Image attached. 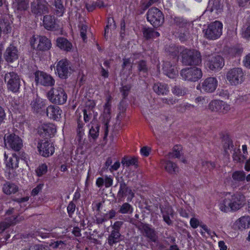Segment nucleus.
Instances as JSON below:
<instances>
[{
  "instance_id": "1",
  "label": "nucleus",
  "mask_w": 250,
  "mask_h": 250,
  "mask_svg": "<svg viewBox=\"0 0 250 250\" xmlns=\"http://www.w3.org/2000/svg\"><path fill=\"white\" fill-rule=\"evenodd\" d=\"M245 202V196L240 192L228 193L219 204V208L224 212L235 211L241 208Z\"/></svg>"
},
{
  "instance_id": "2",
  "label": "nucleus",
  "mask_w": 250,
  "mask_h": 250,
  "mask_svg": "<svg viewBox=\"0 0 250 250\" xmlns=\"http://www.w3.org/2000/svg\"><path fill=\"white\" fill-rule=\"evenodd\" d=\"M223 25L222 22L215 21L208 24L207 28L203 30L204 37L209 40L219 39L222 34Z\"/></svg>"
},
{
  "instance_id": "3",
  "label": "nucleus",
  "mask_w": 250,
  "mask_h": 250,
  "mask_svg": "<svg viewBox=\"0 0 250 250\" xmlns=\"http://www.w3.org/2000/svg\"><path fill=\"white\" fill-rule=\"evenodd\" d=\"M182 60L185 65H199L202 62L201 55L195 49H186L182 52Z\"/></svg>"
},
{
  "instance_id": "4",
  "label": "nucleus",
  "mask_w": 250,
  "mask_h": 250,
  "mask_svg": "<svg viewBox=\"0 0 250 250\" xmlns=\"http://www.w3.org/2000/svg\"><path fill=\"white\" fill-rule=\"evenodd\" d=\"M49 101L52 103L63 104L67 101V96L64 89L60 86L51 88L46 94Z\"/></svg>"
},
{
  "instance_id": "5",
  "label": "nucleus",
  "mask_w": 250,
  "mask_h": 250,
  "mask_svg": "<svg viewBox=\"0 0 250 250\" xmlns=\"http://www.w3.org/2000/svg\"><path fill=\"white\" fill-rule=\"evenodd\" d=\"M182 80L191 82L198 81L203 76L202 71L197 67H186L183 68L180 72Z\"/></svg>"
},
{
  "instance_id": "6",
  "label": "nucleus",
  "mask_w": 250,
  "mask_h": 250,
  "mask_svg": "<svg viewBox=\"0 0 250 250\" xmlns=\"http://www.w3.org/2000/svg\"><path fill=\"white\" fill-rule=\"evenodd\" d=\"M146 19L154 27H158L163 24L164 16L158 8L152 7L149 9L147 12Z\"/></svg>"
},
{
  "instance_id": "7",
  "label": "nucleus",
  "mask_w": 250,
  "mask_h": 250,
  "mask_svg": "<svg viewBox=\"0 0 250 250\" xmlns=\"http://www.w3.org/2000/svg\"><path fill=\"white\" fill-rule=\"evenodd\" d=\"M135 194L132 189L127 186L124 181H121L117 195L118 202H124L125 198L127 202H131Z\"/></svg>"
},
{
  "instance_id": "8",
  "label": "nucleus",
  "mask_w": 250,
  "mask_h": 250,
  "mask_svg": "<svg viewBox=\"0 0 250 250\" xmlns=\"http://www.w3.org/2000/svg\"><path fill=\"white\" fill-rule=\"evenodd\" d=\"M226 79L232 85H237L241 83L244 79L242 69L239 67L230 69L226 74Z\"/></svg>"
},
{
  "instance_id": "9",
  "label": "nucleus",
  "mask_w": 250,
  "mask_h": 250,
  "mask_svg": "<svg viewBox=\"0 0 250 250\" xmlns=\"http://www.w3.org/2000/svg\"><path fill=\"white\" fill-rule=\"evenodd\" d=\"M5 82L7 84L8 89L13 92H17L21 85V80L19 76L14 72L5 74Z\"/></svg>"
},
{
  "instance_id": "10",
  "label": "nucleus",
  "mask_w": 250,
  "mask_h": 250,
  "mask_svg": "<svg viewBox=\"0 0 250 250\" xmlns=\"http://www.w3.org/2000/svg\"><path fill=\"white\" fill-rule=\"evenodd\" d=\"M30 43L33 48L42 51L47 50L51 47V42L44 36H39L37 39L32 38Z\"/></svg>"
},
{
  "instance_id": "11",
  "label": "nucleus",
  "mask_w": 250,
  "mask_h": 250,
  "mask_svg": "<svg viewBox=\"0 0 250 250\" xmlns=\"http://www.w3.org/2000/svg\"><path fill=\"white\" fill-rule=\"evenodd\" d=\"M5 145L15 151H19L22 146L21 139L17 135L11 134L4 136Z\"/></svg>"
},
{
  "instance_id": "12",
  "label": "nucleus",
  "mask_w": 250,
  "mask_h": 250,
  "mask_svg": "<svg viewBox=\"0 0 250 250\" xmlns=\"http://www.w3.org/2000/svg\"><path fill=\"white\" fill-rule=\"evenodd\" d=\"M35 82L37 84L50 86L53 85L55 80L51 76L43 71H38L35 73Z\"/></svg>"
},
{
  "instance_id": "13",
  "label": "nucleus",
  "mask_w": 250,
  "mask_h": 250,
  "mask_svg": "<svg viewBox=\"0 0 250 250\" xmlns=\"http://www.w3.org/2000/svg\"><path fill=\"white\" fill-rule=\"evenodd\" d=\"M48 3L44 0H34L31 3V11L36 16L48 13Z\"/></svg>"
},
{
  "instance_id": "14",
  "label": "nucleus",
  "mask_w": 250,
  "mask_h": 250,
  "mask_svg": "<svg viewBox=\"0 0 250 250\" xmlns=\"http://www.w3.org/2000/svg\"><path fill=\"white\" fill-rule=\"evenodd\" d=\"M69 62L66 59H62L57 63L55 73L62 79H66L70 74Z\"/></svg>"
},
{
  "instance_id": "15",
  "label": "nucleus",
  "mask_w": 250,
  "mask_h": 250,
  "mask_svg": "<svg viewBox=\"0 0 250 250\" xmlns=\"http://www.w3.org/2000/svg\"><path fill=\"white\" fill-rule=\"evenodd\" d=\"M38 149L41 155L47 157L54 153L55 148L52 143L42 140L38 143Z\"/></svg>"
},
{
  "instance_id": "16",
  "label": "nucleus",
  "mask_w": 250,
  "mask_h": 250,
  "mask_svg": "<svg viewBox=\"0 0 250 250\" xmlns=\"http://www.w3.org/2000/svg\"><path fill=\"white\" fill-rule=\"evenodd\" d=\"M224 64V59L220 55L210 57L207 63L208 67L212 71L220 70Z\"/></svg>"
},
{
  "instance_id": "17",
  "label": "nucleus",
  "mask_w": 250,
  "mask_h": 250,
  "mask_svg": "<svg viewBox=\"0 0 250 250\" xmlns=\"http://www.w3.org/2000/svg\"><path fill=\"white\" fill-rule=\"evenodd\" d=\"M208 108L212 111L226 113L230 108L229 105L222 100H214L211 101L209 104Z\"/></svg>"
},
{
  "instance_id": "18",
  "label": "nucleus",
  "mask_w": 250,
  "mask_h": 250,
  "mask_svg": "<svg viewBox=\"0 0 250 250\" xmlns=\"http://www.w3.org/2000/svg\"><path fill=\"white\" fill-rule=\"evenodd\" d=\"M56 132V128L51 123H44L41 125L38 128V132L43 137H48L53 135Z\"/></svg>"
},
{
  "instance_id": "19",
  "label": "nucleus",
  "mask_w": 250,
  "mask_h": 250,
  "mask_svg": "<svg viewBox=\"0 0 250 250\" xmlns=\"http://www.w3.org/2000/svg\"><path fill=\"white\" fill-rule=\"evenodd\" d=\"M218 81L215 78L208 77L206 78L202 83V88L205 92L212 93L217 88Z\"/></svg>"
},
{
  "instance_id": "20",
  "label": "nucleus",
  "mask_w": 250,
  "mask_h": 250,
  "mask_svg": "<svg viewBox=\"0 0 250 250\" xmlns=\"http://www.w3.org/2000/svg\"><path fill=\"white\" fill-rule=\"evenodd\" d=\"M162 69L164 74L169 78L174 79L178 75L176 64H172L170 62H164Z\"/></svg>"
},
{
  "instance_id": "21",
  "label": "nucleus",
  "mask_w": 250,
  "mask_h": 250,
  "mask_svg": "<svg viewBox=\"0 0 250 250\" xmlns=\"http://www.w3.org/2000/svg\"><path fill=\"white\" fill-rule=\"evenodd\" d=\"M141 229L144 235L148 239L149 242L156 243L158 241V237L155 230L148 224H143Z\"/></svg>"
},
{
  "instance_id": "22",
  "label": "nucleus",
  "mask_w": 250,
  "mask_h": 250,
  "mask_svg": "<svg viewBox=\"0 0 250 250\" xmlns=\"http://www.w3.org/2000/svg\"><path fill=\"white\" fill-rule=\"evenodd\" d=\"M46 115L52 120L58 121L61 118L62 111L57 105H50L46 108Z\"/></svg>"
},
{
  "instance_id": "23",
  "label": "nucleus",
  "mask_w": 250,
  "mask_h": 250,
  "mask_svg": "<svg viewBox=\"0 0 250 250\" xmlns=\"http://www.w3.org/2000/svg\"><path fill=\"white\" fill-rule=\"evenodd\" d=\"M4 163L7 169H16L18 167V158L15 154L9 155L6 153L4 154Z\"/></svg>"
},
{
  "instance_id": "24",
  "label": "nucleus",
  "mask_w": 250,
  "mask_h": 250,
  "mask_svg": "<svg viewBox=\"0 0 250 250\" xmlns=\"http://www.w3.org/2000/svg\"><path fill=\"white\" fill-rule=\"evenodd\" d=\"M4 58L6 61L12 62L19 58L18 51L17 48L12 45L8 47L4 54Z\"/></svg>"
},
{
  "instance_id": "25",
  "label": "nucleus",
  "mask_w": 250,
  "mask_h": 250,
  "mask_svg": "<svg viewBox=\"0 0 250 250\" xmlns=\"http://www.w3.org/2000/svg\"><path fill=\"white\" fill-rule=\"evenodd\" d=\"M161 164L165 170L170 174H176L178 172L179 167L177 165L170 160H162Z\"/></svg>"
},
{
  "instance_id": "26",
  "label": "nucleus",
  "mask_w": 250,
  "mask_h": 250,
  "mask_svg": "<svg viewBox=\"0 0 250 250\" xmlns=\"http://www.w3.org/2000/svg\"><path fill=\"white\" fill-rule=\"evenodd\" d=\"M57 46L65 51H70L72 48L73 45L71 42L64 38H59L56 40Z\"/></svg>"
},
{
  "instance_id": "27",
  "label": "nucleus",
  "mask_w": 250,
  "mask_h": 250,
  "mask_svg": "<svg viewBox=\"0 0 250 250\" xmlns=\"http://www.w3.org/2000/svg\"><path fill=\"white\" fill-rule=\"evenodd\" d=\"M153 89L159 95H167L169 92L168 85L162 83H155L153 86Z\"/></svg>"
},
{
  "instance_id": "28",
  "label": "nucleus",
  "mask_w": 250,
  "mask_h": 250,
  "mask_svg": "<svg viewBox=\"0 0 250 250\" xmlns=\"http://www.w3.org/2000/svg\"><path fill=\"white\" fill-rule=\"evenodd\" d=\"M236 224L239 229H245L250 227V216H243L239 218L236 221Z\"/></svg>"
},
{
  "instance_id": "29",
  "label": "nucleus",
  "mask_w": 250,
  "mask_h": 250,
  "mask_svg": "<svg viewBox=\"0 0 250 250\" xmlns=\"http://www.w3.org/2000/svg\"><path fill=\"white\" fill-rule=\"evenodd\" d=\"M144 37L146 40L155 39L160 36V33L152 28L144 27L142 30Z\"/></svg>"
},
{
  "instance_id": "30",
  "label": "nucleus",
  "mask_w": 250,
  "mask_h": 250,
  "mask_svg": "<svg viewBox=\"0 0 250 250\" xmlns=\"http://www.w3.org/2000/svg\"><path fill=\"white\" fill-rule=\"evenodd\" d=\"M221 10L222 6L219 0H214L212 2L209 1L206 9L207 11H209L210 13L215 11L216 14L220 12Z\"/></svg>"
},
{
  "instance_id": "31",
  "label": "nucleus",
  "mask_w": 250,
  "mask_h": 250,
  "mask_svg": "<svg viewBox=\"0 0 250 250\" xmlns=\"http://www.w3.org/2000/svg\"><path fill=\"white\" fill-rule=\"evenodd\" d=\"M121 234L119 230L115 229L111 231L108 238V243L110 246H113L114 244L120 241Z\"/></svg>"
},
{
  "instance_id": "32",
  "label": "nucleus",
  "mask_w": 250,
  "mask_h": 250,
  "mask_svg": "<svg viewBox=\"0 0 250 250\" xmlns=\"http://www.w3.org/2000/svg\"><path fill=\"white\" fill-rule=\"evenodd\" d=\"M174 24L179 28H187L189 25L187 20L183 17H175L173 18Z\"/></svg>"
},
{
  "instance_id": "33",
  "label": "nucleus",
  "mask_w": 250,
  "mask_h": 250,
  "mask_svg": "<svg viewBox=\"0 0 250 250\" xmlns=\"http://www.w3.org/2000/svg\"><path fill=\"white\" fill-rule=\"evenodd\" d=\"M2 189L4 193L10 195L17 192L18 187L14 184L7 182L3 185Z\"/></svg>"
},
{
  "instance_id": "34",
  "label": "nucleus",
  "mask_w": 250,
  "mask_h": 250,
  "mask_svg": "<svg viewBox=\"0 0 250 250\" xmlns=\"http://www.w3.org/2000/svg\"><path fill=\"white\" fill-rule=\"evenodd\" d=\"M233 181L238 182H242L246 180V173L243 170H235L231 175Z\"/></svg>"
},
{
  "instance_id": "35",
  "label": "nucleus",
  "mask_w": 250,
  "mask_h": 250,
  "mask_svg": "<svg viewBox=\"0 0 250 250\" xmlns=\"http://www.w3.org/2000/svg\"><path fill=\"white\" fill-rule=\"evenodd\" d=\"M63 0H55L54 5L56 7L55 14L58 17L63 15L64 12V7L63 5Z\"/></svg>"
},
{
  "instance_id": "36",
  "label": "nucleus",
  "mask_w": 250,
  "mask_h": 250,
  "mask_svg": "<svg viewBox=\"0 0 250 250\" xmlns=\"http://www.w3.org/2000/svg\"><path fill=\"white\" fill-rule=\"evenodd\" d=\"M78 29L80 32V36L84 42L87 38V33L88 31L87 25L83 22H80L78 26Z\"/></svg>"
},
{
  "instance_id": "37",
  "label": "nucleus",
  "mask_w": 250,
  "mask_h": 250,
  "mask_svg": "<svg viewBox=\"0 0 250 250\" xmlns=\"http://www.w3.org/2000/svg\"><path fill=\"white\" fill-rule=\"evenodd\" d=\"M223 141L224 142L223 145L224 152L226 154H228V150L234 147L233 142L229 135L224 136Z\"/></svg>"
},
{
  "instance_id": "38",
  "label": "nucleus",
  "mask_w": 250,
  "mask_h": 250,
  "mask_svg": "<svg viewBox=\"0 0 250 250\" xmlns=\"http://www.w3.org/2000/svg\"><path fill=\"white\" fill-rule=\"evenodd\" d=\"M13 5L18 10H25L28 7V2L25 0H15Z\"/></svg>"
},
{
  "instance_id": "39",
  "label": "nucleus",
  "mask_w": 250,
  "mask_h": 250,
  "mask_svg": "<svg viewBox=\"0 0 250 250\" xmlns=\"http://www.w3.org/2000/svg\"><path fill=\"white\" fill-rule=\"evenodd\" d=\"M243 49L238 46H234L229 48V54L232 58L240 57Z\"/></svg>"
},
{
  "instance_id": "40",
  "label": "nucleus",
  "mask_w": 250,
  "mask_h": 250,
  "mask_svg": "<svg viewBox=\"0 0 250 250\" xmlns=\"http://www.w3.org/2000/svg\"><path fill=\"white\" fill-rule=\"evenodd\" d=\"M16 218L15 216L11 217L7 222L0 223V233L4 230L7 227L12 224H15L17 222Z\"/></svg>"
},
{
  "instance_id": "41",
  "label": "nucleus",
  "mask_w": 250,
  "mask_h": 250,
  "mask_svg": "<svg viewBox=\"0 0 250 250\" xmlns=\"http://www.w3.org/2000/svg\"><path fill=\"white\" fill-rule=\"evenodd\" d=\"M133 211V207L129 204V202L123 203L120 207L118 212L122 214H127L132 213Z\"/></svg>"
},
{
  "instance_id": "42",
  "label": "nucleus",
  "mask_w": 250,
  "mask_h": 250,
  "mask_svg": "<svg viewBox=\"0 0 250 250\" xmlns=\"http://www.w3.org/2000/svg\"><path fill=\"white\" fill-rule=\"evenodd\" d=\"M138 70L140 73L147 74L148 68L147 65L146 61L144 60L139 61L137 64Z\"/></svg>"
},
{
  "instance_id": "43",
  "label": "nucleus",
  "mask_w": 250,
  "mask_h": 250,
  "mask_svg": "<svg viewBox=\"0 0 250 250\" xmlns=\"http://www.w3.org/2000/svg\"><path fill=\"white\" fill-rule=\"evenodd\" d=\"M43 23L46 29H51L54 27V20L50 16H45L43 18Z\"/></svg>"
},
{
  "instance_id": "44",
  "label": "nucleus",
  "mask_w": 250,
  "mask_h": 250,
  "mask_svg": "<svg viewBox=\"0 0 250 250\" xmlns=\"http://www.w3.org/2000/svg\"><path fill=\"white\" fill-rule=\"evenodd\" d=\"M187 89L179 85H175L172 89V93L177 96H182L186 94Z\"/></svg>"
},
{
  "instance_id": "45",
  "label": "nucleus",
  "mask_w": 250,
  "mask_h": 250,
  "mask_svg": "<svg viewBox=\"0 0 250 250\" xmlns=\"http://www.w3.org/2000/svg\"><path fill=\"white\" fill-rule=\"evenodd\" d=\"M182 147L181 145H175L172 152L169 153V156L172 158H178L181 156V151Z\"/></svg>"
},
{
  "instance_id": "46",
  "label": "nucleus",
  "mask_w": 250,
  "mask_h": 250,
  "mask_svg": "<svg viewBox=\"0 0 250 250\" xmlns=\"http://www.w3.org/2000/svg\"><path fill=\"white\" fill-rule=\"evenodd\" d=\"M165 51L172 57H177L179 53L178 48L175 44H171L166 47Z\"/></svg>"
},
{
  "instance_id": "47",
  "label": "nucleus",
  "mask_w": 250,
  "mask_h": 250,
  "mask_svg": "<svg viewBox=\"0 0 250 250\" xmlns=\"http://www.w3.org/2000/svg\"><path fill=\"white\" fill-rule=\"evenodd\" d=\"M31 105L34 110L38 112L44 105V103L42 99L37 98L32 102Z\"/></svg>"
},
{
  "instance_id": "48",
  "label": "nucleus",
  "mask_w": 250,
  "mask_h": 250,
  "mask_svg": "<svg viewBox=\"0 0 250 250\" xmlns=\"http://www.w3.org/2000/svg\"><path fill=\"white\" fill-rule=\"evenodd\" d=\"M48 167L45 164H42L39 166L36 169V172L38 176L41 177L44 175L47 171Z\"/></svg>"
},
{
  "instance_id": "49",
  "label": "nucleus",
  "mask_w": 250,
  "mask_h": 250,
  "mask_svg": "<svg viewBox=\"0 0 250 250\" xmlns=\"http://www.w3.org/2000/svg\"><path fill=\"white\" fill-rule=\"evenodd\" d=\"M131 89V86L129 85H125L120 88V92L122 93V100H125L128 96L130 90Z\"/></svg>"
},
{
  "instance_id": "50",
  "label": "nucleus",
  "mask_w": 250,
  "mask_h": 250,
  "mask_svg": "<svg viewBox=\"0 0 250 250\" xmlns=\"http://www.w3.org/2000/svg\"><path fill=\"white\" fill-rule=\"evenodd\" d=\"M49 246L53 249H62L66 247V244L62 241H57L51 243Z\"/></svg>"
},
{
  "instance_id": "51",
  "label": "nucleus",
  "mask_w": 250,
  "mask_h": 250,
  "mask_svg": "<svg viewBox=\"0 0 250 250\" xmlns=\"http://www.w3.org/2000/svg\"><path fill=\"white\" fill-rule=\"evenodd\" d=\"M202 166L207 168L209 171H210L215 167L216 164L214 162L203 161L202 162Z\"/></svg>"
},
{
  "instance_id": "52",
  "label": "nucleus",
  "mask_w": 250,
  "mask_h": 250,
  "mask_svg": "<svg viewBox=\"0 0 250 250\" xmlns=\"http://www.w3.org/2000/svg\"><path fill=\"white\" fill-rule=\"evenodd\" d=\"M76 209V205L72 202H70L67 208V211L68 214V215L70 217H72V215L74 213Z\"/></svg>"
},
{
  "instance_id": "53",
  "label": "nucleus",
  "mask_w": 250,
  "mask_h": 250,
  "mask_svg": "<svg viewBox=\"0 0 250 250\" xmlns=\"http://www.w3.org/2000/svg\"><path fill=\"white\" fill-rule=\"evenodd\" d=\"M242 157L241 152L239 149L237 151H236L235 150H234V152L232 155L233 161L237 163L240 162ZM243 157H244V156H243Z\"/></svg>"
},
{
  "instance_id": "54",
  "label": "nucleus",
  "mask_w": 250,
  "mask_h": 250,
  "mask_svg": "<svg viewBox=\"0 0 250 250\" xmlns=\"http://www.w3.org/2000/svg\"><path fill=\"white\" fill-rule=\"evenodd\" d=\"M151 148L147 146H144L140 149V153L144 157H148L151 151Z\"/></svg>"
},
{
  "instance_id": "55",
  "label": "nucleus",
  "mask_w": 250,
  "mask_h": 250,
  "mask_svg": "<svg viewBox=\"0 0 250 250\" xmlns=\"http://www.w3.org/2000/svg\"><path fill=\"white\" fill-rule=\"evenodd\" d=\"M189 38V34L187 32H181L178 35V38L181 42H185Z\"/></svg>"
},
{
  "instance_id": "56",
  "label": "nucleus",
  "mask_w": 250,
  "mask_h": 250,
  "mask_svg": "<svg viewBox=\"0 0 250 250\" xmlns=\"http://www.w3.org/2000/svg\"><path fill=\"white\" fill-rule=\"evenodd\" d=\"M123 62L122 64V70H125L127 66L130 67V69L132 68L130 58H123Z\"/></svg>"
},
{
  "instance_id": "57",
  "label": "nucleus",
  "mask_w": 250,
  "mask_h": 250,
  "mask_svg": "<svg viewBox=\"0 0 250 250\" xmlns=\"http://www.w3.org/2000/svg\"><path fill=\"white\" fill-rule=\"evenodd\" d=\"M242 36L247 41H250V25L242 32Z\"/></svg>"
},
{
  "instance_id": "58",
  "label": "nucleus",
  "mask_w": 250,
  "mask_h": 250,
  "mask_svg": "<svg viewBox=\"0 0 250 250\" xmlns=\"http://www.w3.org/2000/svg\"><path fill=\"white\" fill-rule=\"evenodd\" d=\"M159 0H148V1L144 2L142 6L144 10H146L148 8L153 4L159 1Z\"/></svg>"
},
{
  "instance_id": "59",
  "label": "nucleus",
  "mask_w": 250,
  "mask_h": 250,
  "mask_svg": "<svg viewBox=\"0 0 250 250\" xmlns=\"http://www.w3.org/2000/svg\"><path fill=\"white\" fill-rule=\"evenodd\" d=\"M43 187V184H40L36 187L34 188L31 192V195L32 196H36L37 195L39 192L42 189V188Z\"/></svg>"
},
{
  "instance_id": "60",
  "label": "nucleus",
  "mask_w": 250,
  "mask_h": 250,
  "mask_svg": "<svg viewBox=\"0 0 250 250\" xmlns=\"http://www.w3.org/2000/svg\"><path fill=\"white\" fill-rule=\"evenodd\" d=\"M189 223H190V226L193 228V229H196L197 228V227L199 226V221L194 218V217H192L190 219V222H189Z\"/></svg>"
},
{
  "instance_id": "61",
  "label": "nucleus",
  "mask_w": 250,
  "mask_h": 250,
  "mask_svg": "<svg viewBox=\"0 0 250 250\" xmlns=\"http://www.w3.org/2000/svg\"><path fill=\"white\" fill-rule=\"evenodd\" d=\"M163 218L164 221L169 226L171 225L172 222L170 218L169 213L166 211L163 214Z\"/></svg>"
},
{
  "instance_id": "62",
  "label": "nucleus",
  "mask_w": 250,
  "mask_h": 250,
  "mask_svg": "<svg viewBox=\"0 0 250 250\" xmlns=\"http://www.w3.org/2000/svg\"><path fill=\"white\" fill-rule=\"evenodd\" d=\"M106 26H108L109 27H113V28H115L116 27L115 21L113 17H108L107 19V24Z\"/></svg>"
},
{
  "instance_id": "63",
  "label": "nucleus",
  "mask_w": 250,
  "mask_h": 250,
  "mask_svg": "<svg viewBox=\"0 0 250 250\" xmlns=\"http://www.w3.org/2000/svg\"><path fill=\"white\" fill-rule=\"evenodd\" d=\"M113 178L111 177L106 176L104 179V185L106 188H109L112 185Z\"/></svg>"
},
{
  "instance_id": "64",
  "label": "nucleus",
  "mask_w": 250,
  "mask_h": 250,
  "mask_svg": "<svg viewBox=\"0 0 250 250\" xmlns=\"http://www.w3.org/2000/svg\"><path fill=\"white\" fill-rule=\"evenodd\" d=\"M244 64L247 68H250V53L246 55L244 60Z\"/></svg>"
}]
</instances>
